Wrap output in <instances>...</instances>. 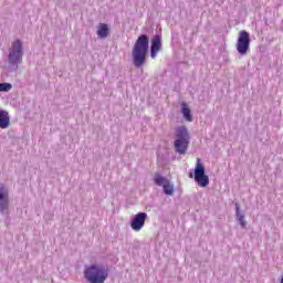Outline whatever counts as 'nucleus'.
Segmentation results:
<instances>
[{"mask_svg": "<svg viewBox=\"0 0 283 283\" xmlns=\"http://www.w3.org/2000/svg\"><path fill=\"white\" fill-rule=\"evenodd\" d=\"M147 50H149V38L146 34H142L133 46V64L135 67H143L147 59Z\"/></svg>", "mask_w": 283, "mask_h": 283, "instance_id": "f257e3e1", "label": "nucleus"}, {"mask_svg": "<svg viewBox=\"0 0 283 283\" xmlns=\"http://www.w3.org/2000/svg\"><path fill=\"white\" fill-rule=\"evenodd\" d=\"M108 275L109 271L104 264H91L84 270V277L88 283H105Z\"/></svg>", "mask_w": 283, "mask_h": 283, "instance_id": "f03ea898", "label": "nucleus"}, {"mask_svg": "<svg viewBox=\"0 0 283 283\" xmlns=\"http://www.w3.org/2000/svg\"><path fill=\"white\" fill-rule=\"evenodd\" d=\"M191 137L189 136V130L185 126H179L176 128L175 133V151L180 155L187 154V149H189V143Z\"/></svg>", "mask_w": 283, "mask_h": 283, "instance_id": "7ed1b4c3", "label": "nucleus"}, {"mask_svg": "<svg viewBox=\"0 0 283 283\" xmlns=\"http://www.w3.org/2000/svg\"><path fill=\"white\" fill-rule=\"evenodd\" d=\"M8 61L13 67H19V64L23 63V42L21 40L11 43Z\"/></svg>", "mask_w": 283, "mask_h": 283, "instance_id": "20e7f679", "label": "nucleus"}, {"mask_svg": "<svg viewBox=\"0 0 283 283\" xmlns=\"http://www.w3.org/2000/svg\"><path fill=\"white\" fill-rule=\"evenodd\" d=\"M195 182L202 188L209 187V176L205 174V166L202 165L200 158L197 159L195 167Z\"/></svg>", "mask_w": 283, "mask_h": 283, "instance_id": "39448f33", "label": "nucleus"}, {"mask_svg": "<svg viewBox=\"0 0 283 283\" xmlns=\"http://www.w3.org/2000/svg\"><path fill=\"white\" fill-rule=\"evenodd\" d=\"M250 46H251V38L249 35V32L243 30L239 33V38L237 41V51L241 56H245V54L250 50Z\"/></svg>", "mask_w": 283, "mask_h": 283, "instance_id": "423d86ee", "label": "nucleus"}, {"mask_svg": "<svg viewBox=\"0 0 283 283\" xmlns=\"http://www.w3.org/2000/svg\"><path fill=\"white\" fill-rule=\"evenodd\" d=\"M10 207V190L3 184H0V213L8 211Z\"/></svg>", "mask_w": 283, "mask_h": 283, "instance_id": "0eeeda50", "label": "nucleus"}, {"mask_svg": "<svg viewBox=\"0 0 283 283\" xmlns=\"http://www.w3.org/2000/svg\"><path fill=\"white\" fill-rule=\"evenodd\" d=\"M147 220V212H138L135 214L130 221V229L133 231H140L145 227V221Z\"/></svg>", "mask_w": 283, "mask_h": 283, "instance_id": "6e6552de", "label": "nucleus"}, {"mask_svg": "<svg viewBox=\"0 0 283 283\" xmlns=\"http://www.w3.org/2000/svg\"><path fill=\"white\" fill-rule=\"evenodd\" d=\"M161 48H163V42H161L160 35H155L151 40V46H150L151 59H156V56H158V53L160 52Z\"/></svg>", "mask_w": 283, "mask_h": 283, "instance_id": "1a4fd4ad", "label": "nucleus"}, {"mask_svg": "<svg viewBox=\"0 0 283 283\" xmlns=\"http://www.w3.org/2000/svg\"><path fill=\"white\" fill-rule=\"evenodd\" d=\"M97 39H107L109 36V24L99 23L96 30Z\"/></svg>", "mask_w": 283, "mask_h": 283, "instance_id": "9d476101", "label": "nucleus"}, {"mask_svg": "<svg viewBox=\"0 0 283 283\" xmlns=\"http://www.w3.org/2000/svg\"><path fill=\"white\" fill-rule=\"evenodd\" d=\"M10 127V113L6 109H0V129Z\"/></svg>", "mask_w": 283, "mask_h": 283, "instance_id": "9b49d317", "label": "nucleus"}, {"mask_svg": "<svg viewBox=\"0 0 283 283\" xmlns=\"http://www.w3.org/2000/svg\"><path fill=\"white\" fill-rule=\"evenodd\" d=\"M181 114L187 123H193V116L191 115V108L187 103H181Z\"/></svg>", "mask_w": 283, "mask_h": 283, "instance_id": "f8f14e48", "label": "nucleus"}, {"mask_svg": "<svg viewBox=\"0 0 283 283\" xmlns=\"http://www.w3.org/2000/svg\"><path fill=\"white\" fill-rule=\"evenodd\" d=\"M235 217L242 229H247V221L244 220V213L240 211V206L235 203Z\"/></svg>", "mask_w": 283, "mask_h": 283, "instance_id": "ddd939ff", "label": "nucleus"}, {"mask_svg": "<svg viewBox=\"0 0 283 283\" xmlns=\"http://www.w3.org/2000/svg\"><path fill=\"white\" fill-rule=\"evenodd\" d=\"M167 178L163 177L159 172H156L154 175V182L158 187H164L166 182H168Z\"/></svg>", "mask_w": 283, "mask_h": 283, "instance_id": "4468645a", "label": "nucleus"}, {"mask_svg": "<svg viewBox=\"0 0 283 283\" xmlns=\"http://www.w3.org/2000/svg\"><path fill=\"white\" fill-rule=\"evenodd\" d=\"M163 188L166 196H174V185H171L169 181H166Z\"/></svg>", "mask_w": 283, "mask_h": 283, "instance_id": "2eb2a0df", "label": "nucleus"}, {"mask_svg": "<svg viewBox=\"0 0 283 283\" xmlns=\"http://www.w3.org/2000/svg\"><path fill=\"white\" fill-rule=\"evenodd\" d=\"M10 90H12V84L0 83V92H10Z\"/></svg>", "mask_w": 283, "mask_h": 283, "instance_id": "dca6fc26", "label": "nucleus"}]
</instances>
